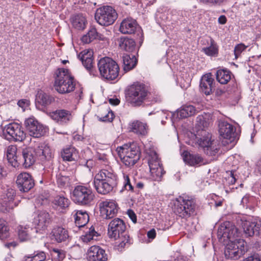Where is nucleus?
Returning a JSON list of instances; mask_svg holds the SVG:
<instances>
[{"mask_svg": "<svg viewBox=\"0 0 261 261\" xmlns=\"http://www.w3.org/2000/svg\"><path fill=\"white\" fill-rule=\"evenodd\" d=\"M217 235L221 241L224 242L227 240L230 241L226 246L225 250V256L228 258L238 259L247 251L246 242L243 240L231 241L238 236V230L233 223L225 221L222 223L218 229Z\"/></svg>", "mask_w": 261, "mask_h": 261, "instance_id": "obj_1", "label": "nucleus"}, {"mask_svg": "<svg viewBox=\"0 0 261 261\" xmlns=\"http://www.w3.org/2000/svg\"><path fill=\"white\" fill-rule=\"evenodd\" d=\"M93 183L98 193L106 195L117 185V177L112 169H102L95 175Z\"/></svg>", "mask_w": 261, "mask_h": 261, "instance_id": "obj_2", "label": "nucleus"}, {"mask_svg": "<svg viewBox=\"0 0 261 261\" xmlns=\"http://www.w3.org/2000/svg\"><path fill=\"white\" fill-rule=\"evenodd\" d=\"M55 89L60 94L69 93L75 89V81L68 69L59 68L56 72Z\"/></svg>", "mask_w": 261, "mask_h": 261, "instance_id": "obj_3", "label": "nucleus"}, {"mask_svg": "<svg viewBox=\"0 0 261 261\" xmlns=\"http://www.w3.org/2000/svg\"><path fill=\"white\" fill-rule=\"evenodd\" d=\"M116 151L122 163L127 167L133 166L140 158L139 147L134 142L119 146Z\"/></svg>", "mask_w": 261, "mask_h": 261, "instance_id": "obj_4", "label": "nucleus"}, {"mask_svg": "<svg viewBox=\"0 0 261 261\" xmlns=\"http://www.w3.org/2000/svg\"><path fill=\"white\" fill-rule=\"evenodd\" d=\"M148 95V91L144 84L135 83L127 89L126 93L127 101L134 107L141 106Z\"/></svg>", "mask_w": 261, "mask_h": 261, "instance_id": "obj_5", "label": "nucleus"}, {"mask_svg": "<svg viewBox=\"0 0 261 261\" xmlns=\"http://www.w3.org/2000/svg\"><path fill=\"white\" fill-rule=\"evenodd\" d=\"M195 207V201L193 198L180 196L174 204V212L179 217L187 219L194 214Z\"/></svg>", "mask_w": 261, "mask_h": 261, "instance_id": "obj_6", "label": "nucleus"}, {"mask_svg": "<svg viewBox=\"0 0 261 261\" xmlns=\"http://www.w3.org/2000/svg\"><path fill=\"white\" fill-rule=\"evenodd\" d=\"M97 66L100 75L109 80H115L118 76L119 67L117 63L109 57L101 58Z\"/></svg>", "mask_w": 261, "mask_h": 261, "instance_id": "obj_7", "label": "nucleus"}, {"mask_svg": "<svg viewBox=\"0 0 261 261\" xmlns=\"http://www.w3.org/2000/svg\"><path fill=\"white\" fill-rule=\"evenodd\" d=\"M95 195L90 187L79 185L73 191L72 199L75 203L83 206H90L92 204Z\"/></svg>", "mask_w": 261, "mask_h": 261, "instance_id": "obj_8", "label": "nucleus"}, {"mask_svg": "<svg viewBox=\"0 0 261 261\" xmlns=\"http://www.w3.org/2000/svg\"><path fill=\"white\" fill-rule=\"evenodd\" d=\"M116 10L111 6H105L98 8L95 14L96 21L101 25L112 24L117 18Z\"/></svg>", "mask_w": 261, "mask_h": 261, "instance_id": "obj_9", "label": "nucleus"}, {"mask_svg": "<svg viewBox=\"0 0 261 261\" xmlns=\"http://www.w3.org/2000/svg\"><path fill=\"white\" fill-rule=\"evenodd\" d=\"M147 153L149 156L148 163L151 177L153 180H160L165 171L164 170L158 155L154 150H148Z\"/></svg>", "mask_w": 261, "mask_h": 261, "instance_id": "obj_10", "label": "nucleus"}, {"mask_svg": "<svg viewBox=\"0 0 261 261\" xmlns=\"http://www.w3.org/2000/svg\"><path fill=\"white\" fill-rule=\"evenodd\" d=\"M3 135L9 141H22L26 137L21 125L17 123H10L3 130Z\"/></svg>", "mask_w": 261, "mask_h": 261, "instance_id": "obj_11", "label": "nucleus"}, {"mask_svg": "<svg viewBox=\"0 0 261 261\" xmlns=\"http://www.w3.org/2000/svg\"><path fill=\"white\" fill-rule=\"evenodd\" d=\"M101 216L106 219H110L115 217L119 210L118 203L114 200H106L99 204Z\"/></svg>", "mask_w": 261, "mask_h": 261, "instance_id": "obj_12", "label": "nucleus"}, {"mask_svg": "<svg viewBox=\"0 0 261 261\" xmlns=\"http://www.w3.org/2000/svg\"><path fill=\"white\" fill-rule=\"evenodd\" d=\"M24 123L30 135L34 138H40L47 132V128L33 118L27 119Z\"/></svg>", "mask_w": 261, "mask_h": 261, "instance_id": "obj_13", "label": "nucleus"}, {"mask_svg": "<svg viewBox=\"0 0 261 261\" xmlns=\"http://www.w3.org/2000/svg\"><path fill=\"white\" fill-rule=\"evenodd\" d=\"M126 225L121 219L116 218L113 219L109 223L108 234L110 238L116 240L119 235L125 232Z\"/></svg>", "mask_w": 261, "mask_h": 261, "instance_id": "obj_14", "label": "nucleus"}, {"mask_svg": "<svg viewBox=\"0 0 261 261\" xmlns=\"http://www.w3.org/2000/svg\"><path fill=\"white\" fill-rule=\"evenodd\" d=\"M16 184L19 190L23 192H28L35 185L32 176L27 172L21 173L18 175Z\"/></svg>", "mask_w": 261, "mask_h": 261, "instance_id": "obj_15", "label": "nucleus"}, {"mask_svg": "<svg viewBox=\"0 0 261 261\" xmlns=\"http://www.w3.org/2000/svg\"><path fill=\"white\" fill-rule=\"evenodd\" d=\"M50 116L53 120L61 125L66 124L73 118L72 112L65 109L57 110L50 113Z\"/></svg>", "mask_w": 261, "mask_h": 261, "instance_id": "obj_16", "label": "nucleus"}, {"mask_svg": "<svg viewBox=\"0 0 261 261\" xmlns=\"http://www.w3.org/2000/svg\"><path fill=\"white\" fill-rule=\"evenodd\" d=\"M49 214L45 211L39 212L34 219L33 223L35 226L36 231L44 230L47 228L51 222Z\"/></svg>", "mask_w": 261, "mask_h": 261, "instance_id": "obj_17", "label": "nucleus"}, {"mask_svg": "<svg viewBox=\"0 0 261 261\" xmlns=\"http://www.w3.org/2000/svg\"><path fill=\"white\" fill-rule=\"evenodd\" d=\"M87 258L89 261H107L108 256L104 249L98 246L94 245L89 248Z\"/></svg>", "mask_w": 261, "mask_h": 261, "instance_id": "obj_18", "label": "nucleus"}, {"mask_svg": "<svg viewBox=\"0 0 261 261\" xmlns=\"http://www.w3.org/2000/svg\"><path fill=\"white\" fill-rule=\"evenodd\" d=\"M214 79L211 73L205 74L201 79L200 88L201 91L205 95L211 94L215 90Z\"/></svg>", "mask_w": 261, "mask_h": 261, "instance_id": "obj_19", "label": "nucleus"}, {"mask_svg": "<svg viewBox=\"0 0 261 261\" xmlns=\"http://www.w3.org/2000/svg\"><path fill=\"white\" fill-rule=\"evenodd\" d=\"M35 155L41 160H49L53 156V151L50 147L43 143L37 144L35 146Z\"/></svg>", "mask_w": 261, "mask_h": 261, "instance_id": "obj_20", "label": "nucleus"}, {"mask_svg": "<svg viewBox=\"0 0 261 261\" xmlns=\"http://www.w3.org/2000/svg\"><path fill=\"white\" fill-rule=\"evenodd\" d=\"M219 132L221 137L231 142L234 137L235 128L227 122L221 121L219 123Z\"/></svg>", "mask_w": 261, "mask_h": 261, "instance_id": "obj_21", "label": "nucleus"}, {"mask_svg": "<svg viewBox=\"0 0 261 261\" xmlns=\"http://www.w3.org/2000/svg\"><path fill=\"white\" fill-rule=\"evenodd\" d=\"M138 25L135 19L132 18L124 19L120 23L119 31L124 34H133L135 33Z\"/></svg>", "mask_w": 261, "mask_h": 261, "instance_id": "obj_22", "label": "nucleus"}, {"mask_svg": "<svg viewBox=\"0 0 261 261\" xmlns=\"http://www.w3.org/2000/svg\"><path fill=\"white\" fill-rule=\"evenodd\" d=\"M50 234L52 239L58 243L66 241L69 237L68 231L66 228L60 226L54 227Z\"/></svg>", "mask_w": 261, "mask_h": 261, "instance_id": "obj_23", "label": "nucleus"}, {"mask_svg": "<svg viewBox=\"0 0 261 261\" xmlns=\"http://www.w3.org/2000/svg\"><path fill=\"white\" fill-rule=\"evenodd\" d=\"M34 154H35V147L34 148L29 147L23 149L22 151L23 165L25 168H29L34 164L36 161Z\"/></svg>", "mask_w": 261, "mask_h": 261, "instance_id": "obj_24", "label": "nucleus"}, {"mask_svg": "<svg viewBox=\"0 0 261 261\" xmlns=\"http://www.w3.org/2000/svg\"><path fill=\"white\" fill-rule=\"evenodd\" d=\"M195 136L197 139L198 145L203 148L204 150L213 141L212 140L211 134L208 133L206 130H202L201 132L197 131Z\"/></svg>", "mask_w": 261, "mask_h": 261, "instance_id": "obj_25", "label": "nucleus"}, {"mask_svg": "<svg viewBox=\"0 0 261 261\" xmlns=\"http://www.w3.org/2000/svg\"><path fill=\"white\" fill-rule=\"evenodd\" d=\"M79 58L87 70H90L93 67V52L91 50L82 51L79 55Z\"/></svg>", "mask_w": 261, "mask_h": 261, "instance_id": "obj_26", "label": "nucleus"}, {"mask_svg": "<svg viewBox=\"0 0 261 261\" xmlns=\"http://www.w3.org/2000/svg\"><path fill=\"white\" fill-rule=\"evenodd\" d=\"M182 157L184 162L190 166L200 165L203 162V159L200 155L191 154L188 151L184 152Z\"/></svg>", "mask_w": 261, "mask_h": 261, "instance_id": "obj_27", "label": "nucleus"}, {"mask_svg": "<svg viewBox=\"0 0 261 261\" xmlns=\"http://www.w3.org/2000/svg\"><path fill=\"white\" fill-rule=\"evenodd\" d=\"M61 155L64 161L71 162L78 159V151L73 146H68L64 148Z\"/></svg>", "mask_w": 261, "mask_h": 261, "instance_id": "obj_28", "label": "nucleus"}, {"mask_svg": "<svg viewBox=\"0 0 261 261\" xmlns=\"http://www.w3.org/2000/svg\"><path fill=\"white\" fill-rule=\"evenodd\" d=\"M131 131L138 135L144 136L147 133V125L138 120L134 121L129 124Z\"/></svg>", "mask_w": 261, "mask_h": 261, "instance_id": "obj_29", "label": "nucleus"}, {"mask_svg": "<svg viewBox=\"0 0 261 261\" xmlns=\"http://www.w3.org/2000/svg\"><path fill=\"white\" fill-rule=\"evenodd\" d=\"M36 100L41 105L46 107L54 102L55 98L53 96L41 91L37 93Z\"/></svg>", "mask_w": 261, "mask_h": 261, "instance_id": "obj_30", "label": "nucleus"}, {"mask_svg": "<svg viewBox=\"0 0 261 261\" xmlns=\"http://www.w3.org/2000/svg\"><path fill=\"white\" fill-rule=\"evenodd\" d=\"M196 110L192 105H185L178 110L176 112L177 117L180 119L185 118L195 114Z\"/></svg>", "mask_w": 261, "mask_h": 261, "instance_id": "obj_31", "label": "nucleus"}, {"mask_svg": "<svg viewBox=\"0 0 261 261\" xmlns=\"http://www.w3.org/2000/svg\"><path fill=\"white\" fill-rule=\"evenodd\" d=\"M15 195V191L12 189H8L6 193V195L3 198V206L5 207V210L8 211L12 208L14 204L13 201Z\"/></svg>", "mask_w": 261, "mask_h": 261, "instance_id": "obj_32", "label": "nucleus"}, {"mask_svg": "<svg viewBox=\"0 0 261 261\" xmlns=\"http://www.w3.org/2000/svg\"><path fill=\"white\" fill-rule=\"evenodd\" d=\"M17 147L15 145H10L7 149V158L9 163L14 167L19 166L17 161Z\"/></svg>", "mask_w": 261, "mask_h": 261, "instance_id": "obj_33", "label": "nucleus"}, {"mask_svg": "<svg viewBox=\"0 0 261 261\" xmlns=\"http://www.w3.org/2000/svg\"><path fill=\"white\" fill-rule=\"evenodd\" d=\"M75 223L79 227H84L89 220V217L86 211H77L74 215Z\"/></svg>", "mask_w": 261, "mask_h": 261, "instance_id": "obj_34", "label": "nucleus"}, {"mask_svg": "<svg viewBox=\"0 0 261 261\" xmlns=\"http://www.w3.org/2000/svg\"><path fill=\"white\" fill-rule=\"evenodd\" d=\"M72 26L79 30H83L85 29L87 20L85 17L81 14H76L71 18Z\"/></svg>", "mask_w": 261, "mask_h": 261, "instance_id": "obj_35", "label": "nucleus"}, {"mask_svg": "<svg viewBox=\"0 0 261 261\" xmlns=\"http://www.w3.org/2000/svg\"><path fill=\"white\" fill-rule=\"evenodd\" d=\"M123 69L125 71H128L133 69L136 65L137 60L135 56L125 54L122 57Z\"/></svg>", "mask_w": 261, "mask_h": 261, "instance_id": "obj_36", "label": "nucleus"}, {"mask_svg": "<svg viewBox=\"0 0 261 261\" xmlns=\"http://www.w3.org/2000/svg\"><path fill=\"white\" fill-rule=\"evenodd\" d=\"M135 41L128 37H122L119 40V47L126 51H132L135 47Z\"/></svg>", "mask_w": 261, "mask_h": 261, "instance_id": "obj_37", "label": "nucleus"}, {"mask_svg": "<svg viewBox=\"0 0 261 261\" xmlns=\"http://www.w3.org/2000/svg\"><path fill=\"white\" fill-rule=\"evenodd\" d=\"M116 240L115 246L119 250L128 247L131 243L129 236L126 232L122 233Z\"/></svg>", "mask_w": 261, "mask_h": 261, "instance_id": "obj_38", "label": "nucleus"}, {"mask_svg": "<svg viewBox=\"0 0 261 261\" xmlns=\"http://www.w3.org/2000/svg\"><path fill=\"white\" fill-rule=\"evenodd\" d=\"M231 72L227 69H219L216 73V79L221 84H227L231 79Z\"/></svg>", "mask_w": 261, "mask_h": 261, "instance_id": "obj_39", "label": "nucleus"}, {"mask_svg": "<svg viewBox=\"0 0 261 261\" xmlns=\"http://www.w3.org/2000/svg\"><path fill=\"white\" fill-rule=\"evenodd\" d=\"M99 237V234L91 226L82 236L81 239L84 242L88 243L92 240H97Z\"/></svg>", "mask_w": 261, "mask_h": 261, "instance_id": "obj_40", "label": "nucleus"}, {"mask_svg": "<svg viewBox=\"0 0 261 261\" xmlns=\"http://www.w3.org/2000/svg\"><path fill=\"white\" fill-rule=\"evenodd\" d=\"M32 229L29 226L19 225L18 227V238L21 241H25L30 239V231Z\"/></svg>", "mask_w": 261, "mask_h": 261, "instance_id": "obj_41", "label": "nucleus"}, {"mask_svg": "<svg viewBox=\"0 0 261 261\" xmlns=\"http://www.w3.org/2000/svg\"><path fill=\"white\" fill-rule=\"evenodd\" d=\"M210 119L202 115H199L196 118V128L197 131H202L205 130L210 124Z\"/></svg>", "mask_w": 261, "mask_h": 261, "instance_id": "obj_42", "label": "nucleus"}, {"mask_svg": "<svg viewBox=\"0 0 261 261\" xmlns=\"http://www.w3.org/2000/svg\"><path fill=\"white\" fill-rule=\"evenodd\" d=\"M98 37V34L95 28H92L89 30L88 33L83 35L81 38L83 43L88 44L96 39Z\"/></svg>", "mask_w": 261, "mask_h": 261, "instance_id": "obj_43", "label": "nucleus"}, {"mask_svg": "<svg viewBox=\"0 0 261 261\" xmlns=\"http://www.w3.org/2000/svg\"><path fill=\"white\" fill-rule=\"evenodd\" d=\"M202 50L206 55L209 56H217L218 54V45L212 39L210 40V45L208 47L203 48Z\"/></svg>", "mask_w": 261, "mask_h": 261, "instance_id": "obj_44", "label": "nucleus"}, {"mask_svg": "<svg viewBox=\"0 0 261 261\" xmlns=\"http://www.w3.org/2000/svg\"><path fill=\"white\" fill-rule=\"evenodd\" d=\"M53 203L61 208H65L69 206L70 200L64 196L58 195L55 197Z\"/></svg>", "mask_w": 261, "mask_h": 261, "instance_id": "obj_45", "label": "nucleus"}, {"mask_svg": "<svg viewBox=\"0 0 261 261\" xmlns=\"http://www.w3.org/2000/svg\"><path fill=\"white\" fill-rule=\"evenodd\" d=\"M98 117L99 120L102 121L111 122L114 119V115L111 110L107 108L102 110Z\"/></svg>", "mask_w": 261, "mask_h": 261, "instance_id": "obj_46", "label": "nucleus"}, {"mask_svg": "<svg viewBox=\"0 0 261 261\" xmlns=\"http://www.w3.org/2000/svg\"><path fill=\"white\" fill-rule=\"evenodd\" d=\"M219 150V145L217 141L214 140L212 141L211 143L205 149V152L208 155H215Z\"/></svg>", "mask_w": 261, "mask_h": 261, "instance_id": "obj_47", "label": "nucleus"}, {"mask_svg": "<svg viewBox=\"0 0 261 261\" xmlns=\"http://www.w3.org/2000/svg\"><path fill=\"white\" fill-rule=\"evenodd\" d=\"M9 229L6 222L0 219V239L4 240L9 237Z\"/></svg>", "mask_w": 261, "mask_h": 261, "instance_id": "obj_48", "label": "nucleus"}, {"mask_svg": "<svg viewBox=\"0 0 261 261\" xmlns=\"http://www.w3.org/2000/svg\"><path fill=\"white\" fill-rule=\"evenodd\" d=\"M51 255L56 261H62L65 257V252L62 250L54 249L51 252Z\"/></svg>", "mask_w": 261, "mask_h": 261, "instance_id": "obj_49", "label": "nucleus"}, {"mask_svg": "<svg viewBox=\"0 0 261 261\" xmlns=\"http://www.w3.org/2000/svg\"><path fill=\"white\" fill-rule=\"evenodd\" d=\"M254 222H246L244 225V232L246 235L249 237L253 236L254 235V231H253Z\"/></svg>", "mask_w": 261, "mask_h": 261, "instance_id": "obj_50", "label": "nucleus"}, {"mask_svg": "<svg viewBox=\"0 0 261 261\" xmlns=\"http://www.w3.org/2000/svg\"><path fill=\"white\" fill-rule=\"evenodd\" d=\"M123 190L133 191L134 190L133 186L132 185L129 176L127 174H123Z\"/></svg>", "mask_w": 261, "mask_h": 261, "instance_id": "obj_51", "label": "nucleus"}, {"mask_svg": "<svg viewBox=\"0 0 261 261\" xmlns=\"http://www.w3.org/2000/svg\"><path fill=\"white\" fill-rule=\"evenodd\" d=\"M247 46L245 45L243 43H240L237 45L234 49V54L235 56V59H237L241 55V53L245 50Z\"/></svg>", "mask_w": 261, "mask_h": 261, "instance_id": "obj_52", "label": "nucleus"}, {"mask_svg": "<svg viewBox=\"0 0 261 261\" xmlns=\"http://www.w3.org/2000/svg\"><path fill=\"white\" fill-rule=\"evenodd\" d=\"M69 180L68 176L62 175L61 173L57 175V182L59 186H64Z\"/></svg>", "mask_w": 261, "mask_h": 261, "instance_id": "obj_53", "label": "nucleus"}, {"mask_svg": "<svg viewBox=\"0 0 261 261\" xmlns=\"http://www.w3.org/2000/svg\"><path fill=\"white\" fill-rule=\"evenodd\" d=\"M33 255L35 261H45L46 258V254L43 251H35Z\"/></svg>", "mask_w": 261, "mask_h": 261, "instance_id": "obj_54", "label": "nucleus"}, {"mask_svg": "<svg viewBox=\"0 0 261 261\" xmlns=\"http://www.w3.org/2000/svg\"><path fill=\"white\" fill-rule=\"evenodd\" d=\"M253 231L254 235L258 236L261 232V223L254 222Z\"/></svg>", "mask_w": 261, "mask_h": 261, "instance_id": "obj_55", "label": "nucleus"}, {"mask_svg": "<svg viewBox=\"0 0 261 261\" xmlns=\"http://www.w3.org/2000/svg\"><path fill=\"white\" fill-rule=\"evenodd\" d=\"M127 214L130 218V219L132 220V221L134 223H136L137 222V217L135 214V213L134 212V211L132 210H128L127 211Z\"/></svg>", "mask_w": 261, "mask_h": 261, "instance_id": "obj_56", "label": "nucleus"}, {"mask_svg": "<svg viewBox=\"0 0 261 261\" xmlns=\"http://www.w3.org/2000/svg\"><path fill=\"white\" fill-rule=\"evenodd\" d=\"M227 179L230 185H233L236 182V179L232 171L230 172V174L227 177Z\"/></svg>", "mask_w": 261, "mask_h": 261, "instance_id": "obj_57", "label": "nucleus"}, {"mask_svg": "<svg viewBox=\"0 0 261 261\" xmlns=\"http://www.w3.org/2000/svg\"><path fill=\"white\" fill-rule=\"evenodd\" d=\"M156 236V232L154 229H152L147 232V237L149 239H153Z\"/></svg>", "mask_w": 261, "mask_h": 261, "instance_id": "obj_58", "label": "nucleus"}, {"mask_svg": "<svg viewBox=\"0 0 261 261\" xmlns=\"http://www.w3.org/2000/svg\"><path fill=\"white\" fill-rule=\"evenodd\" d=\"M247 259V261H260L258 254H254L252 256H250L248 257Z\"/></svg>", "mask_w": 261, "mask_h": 261, "instance_id": "obj_59", "label": "nucleus"}, {"mask_svg": "<svg viewBox=\"0 0 261 261\" xmlns=\"http://www.w3.org/2000/svg\"><path fill=\"white\" fill-rule=\"evenodd\" d=\"M218 21L219 24H224L227 22V18L225 15H222L219 17Z\"/></svg>", "mask_w": 261, "mask_h": 261, "instance_id": "obj_60", "label": "nucleus"}, {"mask_svg": "<svg viewBox=\"0 0 261 261\" xmlns=\"http://www.w3.org/2000/svg\"><path fill=\"white\" fill-rule=\"evenodd\" d=\"M109 103L114 106H117L119 104L120 100L117 98H112L109 99Z\"/></svg>", "mask_w": 261, "mask_h": 261, "instance_id": "obj_61", "label": "nucleus"}, {"mask_svg": "<svg viewBox=\"0 0 261 261\" xmlns=\"http://www.w3.org/2000/svg\"><path fill=\"white\" fill-rule=\"evenodd\" d=\"M18 105L19 107L23 108L25 107V105H28L27 101L24 100H20L18 102Z\"/></svg>", "mask_w": 261, "mask_h": 261, "instance_id": "obj_62", "label": "nucleus"}, {"mask_svg": "<svg viewBox=\"0 0 261 261\" xmlns=\"http://www.w3.org/2000/svg\"><path fill=\"white\" fill-rule=\"evenodd\" d=\"M23 261H35V260H34L33 254L29 255V256H25Z\"/></svg>", "mask_w": 261, "mask_h": 261, "instance_id": "obj_63", "label": "nucleus"}, {"mask_svg": "<svg viewBox=\"0 0 261 261\" xmlns=\"http://www.w3.org/2000/svg\"><path fill=\"white\" fill-rule=\"evenodd\" d=\"M174 261H189L188 258L187 257L179 256L177 257Z\"/></svg>", "mask_w": 261, "mask_h": 261, "instance_id": "obj_64", "label": "nucleus"}]
</instances>
